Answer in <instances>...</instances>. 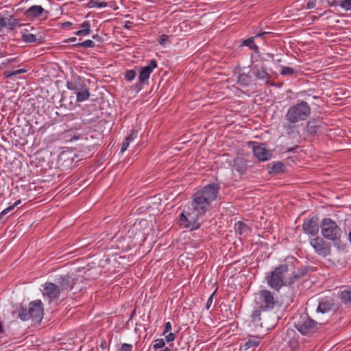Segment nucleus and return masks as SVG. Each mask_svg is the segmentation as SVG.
Wrapping results in <instances>:
<instances>
[{"label":"nucleus","instance_id":"obj_4","mask_svg":"<svg viewBox=\"0 0 351 351\" xmlns=\"http://www.w3.org/2000/svg\"><path fill=\"white\" fill-rule=\"evenodd\" d=\"M311 109L306 101H302L290 107L286 114L285 119L291 124L300 121L306 120L311 114Z\"/></svg>","mask_w":351,"mask_h":351},{"label":"nucleus","instance_id":"obj_30","mask_svg":"<svg viewBox=\"0 0 351 351\" xmlns=\"http://www.w3.org/2000/svg\"><path fill=\"white\" fill-rule=\"evenodd\" d=\"M280 75H292L296 73V71L291 67L288 66H281V70L280 71Z\"/></svg>","mask_w":351,"mask_h":351},{"label":"nucleus","instance_id":"obj_56","mask_svg":"<svg viewBox=\"0 0 351 351\" xmlns=\"http://www.w3.org/2000/svg\"><path fill=\"white\" fill-rule=\"evenodd\" d=\"M349 239H350V242H351V232H350V234H349Z\"/></svg>","mask_w":351,"mask_h":351},{"label":"nucleus","instance_id":"obj_43","mask_svg":"<svg viewBox=\"0 0 351 351\" xmlns=\"http://www.w3.org/2000/svg\"><path fill=\"white\" fill-rule=\"evenodd\" d=\"M175 338H176V335L172 332H170L167 335L165 336V339L168 343L174 341Z\"/></svg>","mask_w":351,"mask_h":351},{"label":"nucleus","instance_id":"obj_55","mask_svg":"<svg viewBox=\"0 0 351 351\" xmlns=\"http://www.w3.org/2000/svg\"><path fill=\"white\" fill-rule=\"evenodd\" d=\"M0 333L1 334L4 333V330H3L2 324L1 323H0Z\"/></svg>","mask_w":351,"mask_h":351},{"label":"nucleus","instance_id":"obj_5","mask_svg":"<svg viewBox=\"0 0 351 351\" xmlns=\"http://www.w3.org/2000/svg\"><path fill=\"white\" fill-rule=\"evenodd\" d=\"M255 301L261 310L263 311H273L280 306V302L277 295L266 289L258 291Z\"/></svg>","mask_w":351,"mask_h":351},{"label":"nucleus","instance_id":"obj_29","mask_svg":"<svg viewBox=\"0 0 351 351\" xmlns=\"http://www.w3.org/2000/svg\"><path fill=\"white\" fill-rule=\"evenodd\" d=\"M106 2H98V0H90L89 2L87 4V6L89 8H104L107 6Z\"/></svg>","mask_w":351,"mask_h":351},{"label":"nucleus","instance_id":"obj_11","mask_svg":"<svg viewBox=\"0 0 351 351\" xmlns=\"http://www.w3.org/2000/svg\"><path fill=\"white\" fill-rule=\"evenodd\" d=\"M43 295L49 299V302L58 299L61 293L56 283L47 282L43 285Z\"/></svg>","mask_w":351,"mask_h":351},{"label":"nucleus","instance_id":"obj_31","mask_svg":"<svg viewBox=\"0 0 351 351\" xmlns=\"http://www.w3.org/2000/svg\"><path fill=\"white\" fill-rule=\"evenodd\" d=\"M74 46L75 47H83L84 48H93L95 46L93 41L91 40H86L82 43H79L77 44H75Z\"/></svg>","mask_w":351,"mask_h":351},{"label":"nucleus","instance_id":"obj_3","mask_svg":"<svg viewBox=\"0 0 351 351\" xmlns=\"http://www.w3.org/2000/svg\"><path fill=\"white\" fill-rule=\"evenodd\" d=\"M204 215L191 207L188 206L187 210H184L180 215L179 224L183 228L190 230H197L204 221Z\"/></svg>","mask_w":351,"mask_h":351},{"label":"nucleus","instance_id":"obj_18","mask_svg":"<svg viewBox=\"0 0 351 351\" xmlns=\"http://www.w3.org/2000/svg\"><path fill=\"white\" fill-rule=\"evenodd\" d=\"M231 166L240 175H243L247 169V160L243 157H237L233 160Z\"/></svg>","mask_w":351,"mask_h":351},{"label":"nucleus","instance_id":"obj_44","mask_svg":"<svg viewBox=\"0 0 351 351\" xmlns=\"http://www.w3.org/2000/svg\"><path fill=\"white\" fill-rule=\"evenodd\" d=\"M26 72V70L25 69H18V70H16L12 73H7V76L8 77H10V76H12V75H19V74H21V73H25Z\"/></svg>","mask_w":351,"mask_h":351},{"label":"nucleus","instance_id":"obj_14","mask_svg":"<svg viewBox=\"0 0 351 351\" xmlns=\"http://www.w3.org/2000/svg\"><path fill=\"white\" fill-rule=\"evenodd\" d=\"M252 145L253 153L254 156L261 161H265L269 159L271 154L266 149L265 144L256 142L250 143Z\"/></svg>","mask_w":351,"mask_h":351},{"label":"nucleus","instance_id":"obj_49","mask_svg":"<svg viewBox=\"0 0 351 351\" xmlns=\"http://www.w3.org/2000/svg\"><path fill=\"white\" fill-rule=\"evenodd\" d=\"M75 34L76 36H86L88 35L86 32H84L82 29L75 32Z\"/></svg>","mask_w":351,"mask_h":351},{"label":"nucleus","instance_id":"obj_9","mask_svg":"<svg viewBox=\"0 0 351 351\" xmlns=\"http://www.w3.org/2000/svg\"><path fill=\"white\" fill-rule=\"evenodd\" d=\"M66 87L76 95L77 102L84 101L88 99L90 96L88 88L80 79L78 80L67 82Z\"/></svg>","mask_w":351,"mask_h":351},{"label":"nucleus","instance_id":"obj_6","mask_svg":"<svg viewBox=\"0 0 351 351\" xmlns=\"http://www.w3.org/2000/svg\"><path fill=\"white\" fill-rule=\"evenodd\" d=\"M43 315V303L40 300L30 302L28 308L21 306L19 311V316L23 321L32 319L35 322H39L41 321Z\"/></svg>","mask_w":351,"mask_h":351},{"label":"nucleus","instance_id":"obj_57","mask_svg":"<svg viewBox=\"0 0 351 351\" xmlns=\"http://www.w3.org/2000/svg\"><path fill=\"white\" fill-rule=\"evenodd\" d=\"M98 2H104V0H98Z\"/></svg>","mask_w":351,"mask_h":351},{"label":"nucleus","instance_id":"obj_17","mask_svg":"<svg viewBox=\"0 0 351 351\" xmlns=\"http://www.w3.org/2000/svg\"><path fill=\"white\" fill-rule=\"evenodd\" d=\"M254 74L256 77L260 80H265V83L268 85L274 86V83L271 82L269 79L271 77L270 75L267 72L266 69L262 66L261 67H258L257 65L254 66L253 68Z\"/></svg>","mask_w":351,"mask_h":351},{"label":"nucleus","instance_id":"obj_24","mask_svg":"<svg viewBox=\"0 0 351 351\" xmlns=\"http://www.w3.org/2000/svg\"><path fill=\"white\" fill-rule=\"evenodd\" d=\"M284 169H285V165L280 162H276L268 165V169H269V173H278L280 172H283Z\"/></svg>","mask_w":351,"mask_h":351},{"label":"nucleus","instance_id":"obj_39","mask_svg":"<svg viewBox=\"0 0 351 351\" xmlns=\"http://www.w3.org/2000/svg\"><path fill=\"white\" fill-rule=\"evenodd\" d=\"M132 345L124 343L121 345L119 351H132Z\"/></svg>","mask_w":351,"mask_h":351},{"label":"nucleus","instance_id":"obj_40","mask_svg":"<svg viewBox=\"0 0 351 351\" xmlns=\"http://www.w3.org/2000/svg\"><path fill=\"white\" fill-rule=\"evenodd\" d=\"M14 210V206H10L0 213V220L2 219L3 217L8 214L10 212Z\"/></svg>","mask_w":351,"mask_h":351},{"label":"nucleus","instance_id":"obj_50","mask_svg":"<svg viewBox=\"0 0 351 351\" xmlns=\"http://www.w3.org/2000/svg\"><path fill=\"white\" fill-rule=\"evenodd\" d=\"M75 40H76V38L75 37H71V38H69L67 40H64L63 41V43H69V42H75Z\"/></svg>","mask_w":351,"mask_h":351},{"label":"nucleus","instance_id":"obj_51","mask_svg":"<svg viewBox=\"0 0 351 351\" xmlns=\"http://www.w3.org/2000/svg\"><path fill=\"white\" fill-rule=\"evenodd\" d=\"M92 38L95 40H99V41H101L102 40V38H101V36H99L98 34H95V35H93L92 36Z\"/></svg>","mask_w":351,"mask_h":351},{"label":"nucleus","instance_id":"obj_15","mask_svg":"<svg viewBox=\"0 0 351 351\" xmlns=\"http://www.w3.org/2000/svg\"><path fill=\"white\" fill-rule=\"evenodd\" d=\"M75 283V280L72 276L70 275H63L57 278L56 284L58 285L61 293H62L72 289Z\"/></svg>","mask_w":351,"mask_h":351},{"label":"nucleus","instance_id":"obj_52","mask_svg":"<svg viewBox=\"0 0 351 351\" xmlns=\"http://www.w3.org/2000/svg\"><path fill=\"white\" fill-rule=\"evenodd\" d=\"M21 201L20 199L17 200L12 206H14V208L16 206L19 205L21 204Z\"/></svg>","mask_w":351,"mask_h":351},{"label":"nucleus","instance_id":"obj_33","mask_svg":"<svg viewBox=\"0 0 351 351\" xmlns=\"http://www.w3.org/2000/svg\"><path fill=\"white\" fill-rule=\"evenodd\" d=\"M165 342L163 339H157L154 341V343L153 344V348L155 350L165 348Z\"/></svg>","mask_w":351,"mask_h":351},{"label":"nucleus","instance_id":"obj_48","mask_svg":"<svg viewBox=\"0 0 351 351\" xmlns=\"http://www.w3.org/2000/svg\"><path fill=\"white\" fill-rule=\"evenodd\" d=\"M133 23L130 22L129 21H125V24L123 25V27L127 29H130L132 27Z\"/></svg>","mask_w":351,"mask_h":351},{"label":"nucleus","instance_id":"obj_46","mask_svg":"<svg viewBox=\"0 0 351 351\" xmlns=\"http://www.w3.org/2000/svg\"><path fill=\"white\" fill-rule=\"evenodd\" d=\"M171 330V324L168 322L165 324V328L163 335H165L167 332Z\"/></svg>","mask_w":351,"mask_h":351},{"label":"nucleus","instance_id":"obj_34","mask_svg":"<svg viewBox=\"0 0 351 351\" xmlns=\"http://www.w3.org/2000/svg\"><path fill=\"white\" fill-rule=\"evenodd\" d=\"M81 28L87 34H89L90 33V25L89 21H84L81 25Z\"/></svg>","mask_w":351,"mask_h":351},{"label":"nucleus","instance_id":"obj_21","mask_svg":"<svg viewBox=\"0 0 351 351\" xmlns=\"http://www.w3.org/2000/svg\"><path fill=\"white\" fill-rule=\"evenodd\" d=\"M44 11L41 5H32L25 11V14L27 17L33 19L40 16Z\"/></svg>","mask_w":351,"mask_h":351},{"label":"nucleus","instance_id":"obj_23","mask_svg":"<svg viewBox=\"0 0 351 351\" xmlns=\"http://www.w3.org/2000/svg\"><path fill=\"white\" fill-rule=\"evenodd\" d=\"M234 230L237 234H239L240 235H247L250 232V228L247 224H245L244 222L241 221H237L234 224Z\"/></svg>","mask_w":351,"mask_h":351},{"label":"nucleus","instance_id":"obj_20","mask_svg":"<svg viewBox=\"0 0 351 351\" xmlns=\"http://www.w3.org/2000/svg\"><path fill=\"white\" fill-rule=\"evenodd\" d=\"M261 341V338L258 337H252L245 341L243 346H241V349L245 351L252 349L251 351H254L255 348L259 346Z\"/></svg>","mask_w":351,"mask_h":351},{"label":"nucleus","instance_id":"obj_35","mask_svg":"<svg viewBox=\"0 0 351 351\" xmlns=\"http://www.w3.org/2000/svg\"><path fill=\"white\" fill-rule=\"evenodd\" d=\"M138 132L136 130H132L130 132V134L125 138V140L129 143H131L134 139L137 137Z\"/></svg>","mask_w":351,"mask_h":351},{"label":"nucleus","instance_id":"obj_19","mask_svg":"<svg viewBox=\"0 0 351 351\" xmlns=\"http://www.w3.org/2000/svg\"><path fill=\"white\" fill-rule=\"evenodd\" d=\"M334 300L329 298L321 300L317 307V311L322 313H326L332 310L334 307Z\"/></svg>","mask_w":351,"mask_h":351},{"label":"nucleus","instance_id":"obj_2","mask_svg":"<svg viewBox=\"0 0 351 351\" xmlns=\"http://www.w3.org/2000/svg\"><path fill=\"white\" fill-rule=\"evenodd\" d=\"M219 189V185L216 183L205 186L193 195L190 206L196 212L202 213L205 215L211 209L212 202L217 199Z\"/></svg>","mask_w":351,"mask_h":351},{"label":"nucleus","instance_id":"obj_16","mask_svg":"<svg viewBox=\"0 0 351 351\" xmlns=\"http://www.w3.org/2000/svg\"><path fill=\"white\" fill-rule=\"evenodd\" d=\"M21 38L23 42L34 44V45H38L45 42V37L42 34H33L27 32L23 33Z\"/></svg>","mask_w":351,"mask_h":351},{"label":"nucleus","instance_id":"obj_54","mask_svg":"<svg viewBox=\"0 0 351 351\" xmlns=\"http://www.w3.org/2000/svg\"><path fill=\"white\" fill-rule=\"evenodd\" d=\"M71 25H72V23L71 22H66L64 23V27H69V26H71Z\"/></svg>","mask_w":351,"mask_h":351},{"label":"nucleus","instance_id":"obj_38","mask_svg":"<svg viewBox=\"0 0 351 351\" xmlns=\"http://www.w3.org/2000/svg\"><path fill=\"white\" fill-rule=\"evenodd\" d=\"M341 7L346 10H351V0H343Z\"/></svg>","mask_w":351,"mask_h":351},{"label":"nucleus","instance_id":"obj_42","mask_svg":"<svg viewBox=\"0 0 351 351\" xmlns=\"http://www.w3.org/2000/svg\"><path fill=\"white\" fill-rule=\"evenodd\" d=\"M315 5H316V0H308L306 3V8L311 9V8H315Z\"/></svg>","mask_w":351,"mask_h":351},{"label":"nucleus","instance_id":"obj_32","mask_svg":"<svg viewBox=\"0 0 351 351\" xmlns=\"http://www.w3.org/2000/svg\"><path fill=\"white\" fill-rule=\"evenodd\" d=\"M136 76V73L134 70H127L125 73V80L128 82L133 80Z\"/></svg>","mask_w":351,"mask_h":351},{"label":"nucleus","instance_id":"obj_22","mask_svg":"<svg viewBox=\"0 0 351 351\" xmlns=\"http://www.w3.org/2000/svg\"><path fill=\"white\" fill-rule=\"evenodd\" d=\"M0 19L3 25L4 28L8 29H13L19 25V21L14 16H10L9 17H1Z\"/></svg>","mask_w":351,"mask_h":351},{"label":"nucleus","instance_id":"obj_45","mask_svg":"<svg viewBox=\"0 0 351 351\" xmlns=\"http://www.w3.org/2000/svg\"><path fill=\"white\" fill-rule=\"evenodd\" d=\"M130 143H129L128 141H126L125 139V141L122 143L121 145V152H124L125 151L127 150L129 145H130Z\"/></svg>","mask_w":351,"mask_h":351},{"label":"nucleus","instance_id":"obj_41","mask_svg":"<svg viewBox=\"0 0 351 351\" xmlns=\"http://www.w3.org/2000/svg\"><path fill=\"white\" fill-rule=\"evenodd\" d=\"M343 0H327V3L330 6H341Z\"/></svg>","mask_w":351,"mask_h":351},{"label":"nucleus","instance_id":"obj_12","mask_svg":"<svg viewBox=\"0 0 351 351\" xmlns=\"http://www.w3.org/2000/svg\"><path fill=\"white\" fill-rule=\"evenodd\" d=\"M319 224L318 218L312 217L304 220L302 224V230L311 236H315L319 232Z\"/></svg>","mask_w":351,"mask_h":351},{"label":"nucleus","instance_id":"obj_36","mask_svg":"<svg viewBox=\"0 0 351 351\" xmlns=\"http://www.w3.org/2000/svg\"><path fill=\"white\" fill-rule=\"evenodd\" d=\"M289 347L293 350H296L299 347V343L295 339H291L289 341Z\"/></svg>","mask_w":351,"mask_h":351},{"label":"nucleus","instance_id":"obj_58","mask_svg":"<svg viewBox=\"0 0 351 351\" xmlns=\"http://www.w3.org/2000/svg\"><path fill=\"white\" fill-rule=\"evenodd\" d=\"M104 344H106V342H104V344H102L101 346L104 347Z\"/></svg>","mask_w":351,"mask_h":351},{"label":"nucleus","instance_id":"obj_59","mask_svg":"<svg viewBox=\"0 0 351 351\" xmlns=\"http://www.w3.org/2000/svg\"><path fill=\"white\" fill-rule=\"evenodd\" d=\"M104 344H106V342H104V344H102L101 346L104 347Z\"/></svg>","mask_w":351,"mask_h":351},{"label":"nucleus","instance_id":"obj_10","mask_svg":"<svg viewBox=\"0 0 351 351\" xmlns=\"http://www.w3.org/2000/svg\"><path fill=\"white\" fill-rule=\"evenodd\" d=\"M311 245L319 256H327L330 254V245L322 238L317 237L311 239Z\"/></svg>","mask_w":351,"mask_h":351},{"label":"nucleus","instance_id":"obj_1","mask_svg":"<svg viewBox=\"0 0 351 351\" xmlns=\"http://www.w3.org/2000/svg\"><path fill=\"white\" fill-rule=\"evenodd\" d=\"M309 271L307 266L296 267L293 262H286L268 273L265 280L271 289L279 291L283 286H291L302 279Z\"/></svg>","mask_w":351,"mask_h":351},{"label":"nucleus","instance_id":"obj_8","mask_svg":"<svg viewBox=\"0 0 351 351\" xmlns=\"http://www.w3.org/2000/svg\"><path fill=\"white\" fill-rule=\"evenodd\" d=\"M157 66V61L152 60L147 66L140 67L138 82L132 86L131 88L136 93L141 90L144 85L148 84L149 76Z\"/></svg>","mask_w":351,"mask_h":351},{"label":"nucleus","instance_id":"obj_25","mask_svg":"<svg viewBox=\"0 0 351 351\" xmlns=\"http://www.w3.org/2000/svg\"><path fill=\"white\" fill-rule=\"evenodd\" d=\"M261 311H262V310H261L260 308H259V309L254 310L252 313L251 318H252V322L254 324L259 325L261 327H263V323L261 322Z\"/></svg>","mask_w":351,"mask_h":351},{"label":"nucleus","instance_id":"obj_27","mask_svg":"<svg viewBox=\"0 0 351 351\" xmlns=\"http://www.w3.org/2000/svg\"><path fill=\"white\" fill-rule=\"evenodd\" d=\"M250 82L251 77L245 73L239 75L238 82L240 84L243 85L245 86H247L250 84Z\"/></svg>","mask_w":351,"mask_h":351},{"label":"nucleus","instance_id":"obj_53","mask_svg":"<svg viewBox=\"0 0 351 351\" xmlns=\"http://www.w3.org/2000/svg\"><path fill=\"white\" fill-rule=\"evenodd\" d=\"M268 34L267 32H263V33H261V34H257V36H256V37H258V36H261V37H263V36H265V35H266V34Z\"/></svg>","mask_w":351,"mask_h":351},{"label":"nucleus","instance_id":"obj_7","mask_svg":"<svg viewBox=\"0 0 351 351\" xmlns=\"http://www.w3.org/2000/svg\"><path fill=\"white\" fill-rule=\"evenodd\" d=\"M323 237L333 241H340L342 230L337 223L330 218H324L320 223Z\"/></svg>","mask_w":351,"mask_h":351},{"label":"nucleus","instance_id":"obj_26","mask_svg":"<svg viewBox=\"0 0 351 351\" xmlns=\"http://www.w3.org/2000/svg\"><path fill=\"white\" fill-rule=\"evenodd\" d=\"M339 298L344 304H351V289L342 291L340 293Z\"/></svg>","mask_w":351,"mask_h":351},{"label":"nucleus","instance_id":"obj_28","mask_svg":"<svg viewBox=\"0 0 351 351\" xmlns=\"http://www.w3.org/2000/svg\"><path fill=\"white\" fill-rule=\"evenodd\" d=\"M254 37L249 38L246 40H245L243 42V44L247 47H248L250 49L254 50L255 51H257L258 49V46L254 43Z\"/></svg>","mask_w":351,"mask_h":351},{"label":"nucleus","instance_id":"obj_13","mask_svg":"<svg viewBox=\"0 0 351 351\" xmlns=\"http://www.w3.org/2000/svg\"><path fill=\"white\" fill-rule=\"evenodd\" d=\"M317 323L306 316L302 322L298 324V330L303 335L314 332L317 329Z\"/></svg>","mask_w":351,"mask_h":351},{"label":"nucleus","instance_id":"obj_37","mask_svg":"<svg viewBox=\"0 0 351 351\" xmlns=\"http://www.w3.org/2000/svg\"><path fill=\"white\" fill-rule=\"evenodd\" d=\"M169 36L166 34H162L159 37L158 42L162 45H165L167 42H169Z\"/></svg>","mask_w":351,"mask_h":351},{"label":"nucleus","instance_id":"obj_47","mask_svg":"<svg viewBox=\"0 0 351 351\" xmlns=\"http://www.w3.org/2000/svg\"><path fill=\"white\" fill-rule=\"evenodd\" d=\"M215 293H213L208 299L207 300V302H206V308L207 309H208L213 302V295H214Z\"/></svg>","mask_w":351,"mask_h":351}]
</instances>
